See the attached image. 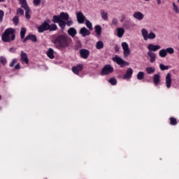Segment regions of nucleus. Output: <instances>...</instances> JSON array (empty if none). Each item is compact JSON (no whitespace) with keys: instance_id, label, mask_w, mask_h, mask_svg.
Returning <instances> with one entry per match:
<instances>
[{"instance_id":"nucleus-26","label":"nucleus","mask_w":179,"mask_h":179,"mask_svg":"<svg viewBox=\"0 0 179 179\" xmlns=\"http://www.w3.org/2000/svg\"><path fill=\"white\" fill-rule=\"evenodd\" d=\"M124 33H125V29H124V28H117V34L119 38H121V37L124 36Z\"/></svg>"},{"instance_id":"nucleus-48","label":"nucleus","mask_w":179,"mask_h":179,"mask_svg":"<svg viewBox=\"0 0 179 179\" xmlns=\"http://www.w3.org/2000/svg\"><path fill=\"white\" fill-rule=\"evenodd\" d=\"M125 19H127V15H122L120 18V23H124L125 22Z\"/></svg>"},{"instance_id":"nucleus-12","label":"nucleus","mask_w":179,"mask_h":179,"mask_svg":"<svg viewBox=\"0 0 179 179\" xmlns=\"http://www.w3.org/2000/svg\"><path fill=\"white\" fill-rule=\"evenodd\" d=\"M20 61L22 64H29V57H27V54L23 50L20 53Z\"/></svg>"},{"instance_id":"nucleus-8","label":"nucleus","mask_w":179,"mask_h":179,"mask_svg":"<svg viewBox=\"0 0 179 179\" xmlns=\"http://www.w3.org/2000/svg\"><path fill=\"white\" fill-rule=\"evenodd\" d=\"M122 48L123 50V54L125 57H128L131 54V50L129 49V45L127 42L122 43Z\"/></svg>"},{"instance_id":"nucleus-43","label":"nucleus","mask_w":179,"mask_h":179,"mask_svg":"<svg viewBox=\"0 0 179 179\" xmlns=\"http://www.w3.org/2000/svg\"><path fill=\"white\" fill-rule=\"evenodd\" d=\"M108 82L113 86L117 85V80L115 78H111V79L108 80Z\"/></svg>"},{"instance_id":"nucleus-33","label":"nucleus","mask_w":179,"mask_h":179,"mask_svg":"<svg viewBox=\"0 0 179 179\" xmlns=\"http://www.w3.org/2000/svg\"><path fill=\"white\" fill-rule=\"evenodd\" d=\"M85 24L89 30H93V24L90 22L89 20H85Z\"/></svg>"},{"instance_id":"nucleus-25","label":"nucleus","mask_w":179,"mask_h":179,"mask_svg":"<svg viewBox=\"0 0 179 179\" xmlns=\"http://www.w3.org/2000/svg\"><path fill=\"white\" fill-rule=\"evenodd\" d=\"M47 55L50 59H54V50L52 48H49L47 51Z\"/></svg>"},{"instance_id":"nucleus-52","label":"nucleus","mask_w":179,"mask_h":179,"mask_svg":"<svg viewBox=\"0 0 179 179\" xmlns=\"http://www.w3.org/2000/svg\"><path fill=\"white\" fill-rule=\"evenodd\" d=\"M10 52H16V48H11L9 49Z\"/></svg>"},{"instance_id":"nucleus-41","label":"nucleus","mask_w":179,"mask_h":179,"mask_svg":"<svg viewBox=\"0 0 179 179\" xmlns=\"http://www.w3.org/2000/svg\"><path fill=\"white\" fill-rule=\"evenodd\" d=\"M16 62H17V59H16V58L13 59L11 62L9 64L10 68H13V66H15V64H16Z\"/></svg>"},{"instance_id":"nucleus-21","label":"nucleus","mask_w":179,"mask_h":179,"mask_svg":"<svg viewBox=\"0 0 179 179\" xmlns=\"http://www.w3.org/2000/svg\"><path fill=\"white\" fill-rule=\"evenodd\" d=\"M59 15H60L61 20H64V21L69 20V14H68V13L62 12Z\"/></svg>"},{"instance_id":"nucleus-7","label":"nucleus","mask_w":179,"mask_h":179,"mask_svg":"<svg viewBox=\"0 0 179 179\" xmlns=\"http://www.w3.org/2000/svg\"><path fill=\"white\" fill-rule=\"evenodd\" d=\"M50 29V24L47 22H44L42 24L38 27V33H44Z\"/></svg>"},{"instance_id":"nucleus-9","label":"nucleus","mask_w":179,"mask_h":179,"mask_svg":"<svg viewBox=\"0 0 179 179\" xmlns=\"http://www.w3.org/2000/svg\"><path fill=\"white\" fill-rule=\"evenodd\" d=\"M133 17L134 19H136V20H138V22H141L143 19H145V15L141 11H135L133 13Z\"/></svg>"},{"instance_id":"nucleus-5","label":"nucleus","mask_w":179,"mask_h":179,"mask_svg":"<svg viewBox=\"0 0 179 179\" xmlns=\"http://www.w3.org/2000/svg\"><path fill=\"white\" fill-rule=\"evenodd\" d=\"M113 72H114V68L111 66V65L108 64L102 69L101 75L104 76L106 75H110V73H113Z\"/></svg>"},{"instance_id":"nucleus-46","label":"nucleus","mask_w":179,"mask_h":179,"mask_svg":"<svg viewBox=\"0 0 179 179\" xmlns=\"http://www.w3.org/2000/svg\"><path fill=\"white\" fill-rule=\"evenodd\" d=\"M5 15V13L3 10H0V23H2V20H3V16Z\"/></svg>"},{"instance_id":"nucleus-36","label":"nucleus","mask_w":179,"mask_h":179,"mask_svg":"<svg viewBox=\"0 0 179 179\" xmlns=\"http://www.w3.org/2000/svg\"><path fill=\"white\" fill-rule=\"evenodd\" d=\"M166 54H169L170 55H173V54H174V48L169 47V48H166Z\"/></svg>"},{"instance_id":"nucleus-15","label":"nucleus","mask_w":179,"mask_h":179,"mask_svg":"<svg viewBox=\"0 0 179 179\" xmlns=\"http://www.w3.org/2000/svg\"><path fill=\"white\" fill-rule=\"evenodd\" d=\"M161 78L162 76H160L159 73H156L153 76L152 79H153V83L155 86H157V85H159V83H160L161 82Z\"/></svg>"},{"instance_id":"nucleus-18","label":"nucleus","mask_w":179,"mask_h":179,"mask_svg":"<svg viewBox=\"0 0 179 179\" xmlns=\"http://www.w3.org/2000/svg\"><path fill=\"white\" fill-rule=\"evenodd\" d=\"M25 10V17L26 19H30V13H31V10H30V8L27 6V4H25L22 6Z\"/></svg>"},{"instance_id":"nucleus-6","label":"nucleus","mask_w":179,"mask_h":179,"mask_svg":"<svg viewBox=\"0 0 179 179\" xmlns=\"http://www.w3.org/2000/svg\"><path fill=\"white\" fill-rule=\"evenodd\" d=\"M162 48V46L159 45H155L153 43H149L147 45V49L150 52H156V51H159Z\"/></svg>"},{"instance_id":"nucleus-40","label":"nucleus","mask_w":179,"mask_h":179,"mask_svg":"<svg viewBox=\"0 0 179 179\" xmlns=\"http://www.w3.org/2000/svg\"><path fill=\"white\" fill-rule=\"evenodd\" d=\"M173 10L176 13H179V8L178 6H177V4H176V3H173Z\"/></svg>"},{"instance_id":"nucleus-58","label":"nucleus","mask_w":179,"mask_h":179,"mask_svg":"<svg viewBox=\"0 0 179 179\" xmlns=\"http://www.w3.org/2000/svg\"><path fill=\"white\" fill-rule=\"evenodd\" d=\"M0 99H1V96H0Z\"/></svg>"},{"instance_id":"nucleus-29","label":"nucleus","mask_w":179,"mask_h":179,"mask_svg":"<svg viewBox=\"0 0 179 179\" xmlns=\"http://www.w3.org/2000/svg\"><path fill=\"white\" fill-rule=\"evenodd\" d=\"M145 71L148 75H152L156 72V69L155 67H147Z\"/></svg>"},{"instance_id":"nucleus-10","label":"nucleus","mask_w":179,"mask_h":179,"mask_svg":"<svg viewBox=\"0 0 179 179\" xmlns=\"http://www.w3.org/2000/svg\"><path fill=\"white\" fill-rule=\"evenodd\" d=\"M147 58L149 59L150 64L156 62L157 55L155 52H148Z\"/></svg>"},{"instance_id":"nucleus-27","label":"nucleus","mask_w":179,"mask_h":179,"mask_svg":"<svg viewBox=\"0 0 179 179\" xmlns=\"http://www.w3.org/2000/svg\"><path fill=\"white\" fill-rule=\"evenodd\" d=\"M96 50H103L104 48V43L101 41H99L96 43Z\"/></svg>"},{"instance_id":"nucleus-14","label":"nucleus","mask_w":179,"mask_h":179,"mask_svg":"<svg viewBox=\"0 0 179 179\" xmlns=\"http://www.w3.org/2000/svg\"><path fill=\"white\" fill-rule=\"evenodd\" d=\"M80 55L81 58H84V59H87L89 55H90V52L86 49H81L80 50Z\"/></svg>"},{"instance_id":"nucleus-35","label":"nucleus","mask_w":179,"mask_h":179,"mask_svg":"<svg viewBox=\"0 0 179 179\" xmlns=\"http://www.w3.org/2000/svg\"><path fill=\"white\" fill-rule=\"evenodd\" d=\"M143 78H145V73L143 71L138 72V73L137 74V79L138 80H142Z\"/></svg>"},{"instance_id":"nucleus-4","label":"nucleus","mask_w":179,"mask_h":179,"mask_svg":"<svg viewBox=\"0 0 179 179\" xmlns=\"http://www.w3.org/2000/svg\"><path fill=\"white\" fill-rule=\"evenodd\" d=\"M112 60L113 62L117 64V65H120L121 68H124V66L129 65V63L125 62L124 59H122V58L118 57V55H115L114 57H113Z\"/></svg>"},{"instance_id":"nucleus-38","label":"nucleus","mask_w":179,"mask_h":179,"mask_svg":"<svg viewBox=\"0 0 179 179\" xmlns=\"http://www.w3.org/2000/svg\"><path fill=\"white\" fill-rule=\"evenodd\" d=\"M24 36H26V29L25 28H21L20 31V37L22 39L24 38Z\"/></svg>"},{"instance_id":"nucleus-54","label":"nucleus","mask_w":179,"mask_h":179,"mask_svg":"<svg viewBox=\"0 0 179 179\" xmlns=\"http://www.w3.org/2000/svg\"><path fill=\"white\" fill-rule=\"evenodd\" d=\"M15 69H20V64H17L15 66Z\"/></svg>"},{"instance_id":"nucleus-57","label":"nucleus","mask_w":179,"mask_h":179,"mask_svg":"<svg viewBox=\"0 0 179 179\" xmlns=\"http://www.w3.org/2000/svg\"><path fill=\"white\" fill-rule=\"evenodd\" d=\"M145 1H146L147 2H148V1H150V0H145Z\"/></svg>"},{"instance_id":"nucleus-30","label":"nucleus","mask_w":179,"mask_h":179,"mask_svg":"<svg viewBox=\"0 0 179 179\" xmlns=\"http://www.w3.org/2000/svg\"><path fill=\"white\" fill-rule=\"evenodd\" d=\"M123 27L126 29L127 30H129V29H131V21L127 20L125 22L123 23Z\"/></svg>"},{"instance_id":"nucleus-24","label":"nucleus","mask_w":179,"mask_h":179,"mask_svg":"<svg viewBox=\"0 0 179 179\" xmlns=\"http://www.w3.org/2000/svg\"><path fill=\"white\" fill-rule=\"evenodd\" d=\"M100 13L103 20H108V13L107 12L104 11V10H101Z\"/></svg>"},{"instance_id":"nucleus-53","label":"nucleus","mask_w":179,"mask_h":179,"mask_svg":"<svg viewBox=\"0 0 179 179\" xmlns=\"http://www.w3.org/2000/svg\"><path fill=\"white\" fill-rule=\"evenodd\" d=\"M115 50L116 51V52H118L120 51V47L117 45H115Z\"/></svg>"},{"instance_id":"nucleus-51","label":"nucleus","mask_w":179,"mask_h":179,"mask_svg":"<svg viewBox=\"0 0 179 179\" xmlns=\"http://www.w3.org/2000/svg\"><path fill=\"white\" fill-rule=\"evenodd\" d=\"M113 24L117 25L118 24V20L117 18H113L112 20Z\"/></svg>"},{"instance_id":"nucleus-56","label":"nucleus","mask_w":179,"mask_h":179,"mask_svg":"<svg viewBox=\"0 0 179 179\" xmlns=\"http://www.w3.org/2000/svg\"><path fill=\"white\" fill-rule=\"evenodd\" d=\"M0 2H5V0H0Z\"/></svg>"},{"instance_id":"nucleus-2","label":"nucleus","mask_w":179,"mask_h":179,"mask_svg":"<svg viewBox=\"0 0 179 179\" xmlns=\"http://www.w3.org/2000/svg\"><path fill=\"white\" fill-rule=\"evenodd\" d=\"M15 38V29L13 28L6 29L1 35V40L4 43H10V41H13Z\"/></svg>"},{"instance_id":"nucleus-32","label":"nucleus","mask_w":179,"mask_h":179,"mask_svg":"<svg viewBox=\"0 0 179 179\" xmlns=\"http://www.w3.org/2000/svg\"><path fill=\"white\" fill-rule=\"evenodd\" d=\"M62 20H61V16L60 15H54L53 16V23H59Z\"/></svg>"},{"instance_id":"nucleus-49","label":"nucleus","mask_w":179,"mask_h":179,"mask_svg":"<svg viewBox=\"0 0 179 179\" xmlns=\"http://www.w3.org/2000/svg\"><path fill=\"white\" fill-rule=\"evenodd\" d=\"M66 24L67 26H69V27L72 26V24H73V21H72V20H67V22H66Z\"/></svg>"},{"instance_id":"nucleus-20","label":"nucleus","mask_w":179,"mask_h":179,"mask_svg":"<svg viewBox=\"0 0 179 179\" xmlns=\"http://www.w3.org/2000/svg\"><path fill=\"white\" fill-rule=\"evenodd\" d=\"M27 40H31V41H33V43H37V37L36 35L29 34L24 39V41H27Z\"/></svg>"},{"instance_id":"nucleus-44","label":"nucleus","mask_w":179,"mask_h":179,"mask_svg":"<svg viewBox=\"0 0 179 179\" xmlns=\"http://www.w3.org/2000/svg\"><path fill=\"white\" fill-rule=\"evenodd\" d=\"M16 15H21L22 16H23L24 15V11L22 8H18L17 10Z\"/></svg>"},{"instance_id":"nucleus-16","label":"nucleus","mask_w":179,"mask_h":179,"mask_svg":"<svg viewBox=\"0 0 179 179\" xmlns=\"http://www.w3.org/2000/svg\"><path fill=\"white\" fill-rule=\"evenodd\" d=\"M132 73H134V70L132 68H129L126 73L123 76V79H131L132 78Z\"/></svg>"},{"instance_id":"nucleus-34","label":"nucleus","mask_w":179,"mask_h":179,"mask_svg":"<svg viewBox=\"0 0 179 179\" xmlns=\"http://www.w3.org/2000/svg\"><path fill=\"white\" fill-rule=\"evenodd\" d=\"M57 29H58V27H57V24H52L50 25L49 24L48 30H50V31H55Z\"/></svg>"},{"instance_id":"nucleus-55","label":"nucleus","mask_w":179,"mask_h":179,"mask_svg":"<svg viewBox=\"0 0 179 179\" xmlns=\"http://www.w3.org/2000/svg\"><path fill=\"white\" fill-rule=\"evenodd\" d=\"M157 3L160 5V3H162V0H157Z\"/></svg>"},{"instance_id":"nucleus-50","label":"nucleus","mask_w":179,"mask_h":179,"mask_svg":"<svg viewBox=\"0 0 179 179\" xmlns=\"http://www.w3.org/2000/svg\"><path fill=\"white\" fill-rule=\"evenodd\" d=\"M19 1L21 6H24V5L27 4V2L26 1V0H19Z\"/></svg>"},{"instance_id":"nucleus-17","label":"nucleus","mask_w":179,"mask_h":179,"mask_svg":"<svg viewBox=\"0 0 179 179\" xmlns=\"http://www.w3.org/2000/svg\"><path fill=\"white\" fill-rule=\"evenodd\" d=\"M82 69H83V65L82 64H78L76 66L72 67V71L76 75H79V72H80Z\"/></svg>"},{"instance_id":"nucleus-19","label":"nucleus","mask_w":179,"mask_h":179,"mask_svg":"<svg viewBox=\"0 0 179 179\" xmlns=\"http://www.w3.org/2000/svg\"><path fill=\"white\" fill-rule=\"evenodd\" d=\"M80 34H81L83 37H86V36H90V31L86 27H83L80 30Z\"/></svg>"},{"instance_id":"nucleus-28","label":"nucleus","mask_w":179,"mask_h":179,"mask_svg":"<svg viewBox=\"0 0 179 179\" xmlns=\"http://www.w3.org/2000/svg\"><path fill=\"white\" fill-rule=\"evenodd\" d=\"M159 55L161 58H166L167 57V50L166 49H162L159 52Z\"/></svg>"},{"instance_id":"nucleus-23","label":"nucleus","mask_w":179,"mask_h":179,"mask_svg":"<svg viewBox=\"0 0 179 179\" xmlns=\"http://www.w3.org/2000/svg\"><path fill=\"white\" fill-rule=\"evenodd\" d=\"M95 33L97 35V37H100L101 36V26L100 25H96L94 27Z\"/></svg>"},{"instance_id":"nucleus-37","label":"nucleus","mask_w":179,"mask_h":179,"mask_svg":"<svg viewBox=\"0 0 179 179\" xmlns=\"http://www.w3.org/2000/svg\"><path fill=\"white\" fill-rule=\"evenodd\" d=\"M170 69V66H165L163 64H159V69H161V71H168V69Z\"/></svg>"},{"instance_id":"nucleus-22","label":"nucleus","mask_w":179,"mask_h":179,"mask_svg":"<svg viewBox=\"0 0 179 179\" xmlns=\"http://www.w3.org/2000/svg\"><path fill=\"white\" fill-rule=\"evenodd\" d=\"M68 34H69L71 37H75V36L78 34V32L76 31V29L75 28L71 27L68 30Z\"/></svg>"},{"instance_id":"nucleus-39","label":"nucleus","mask_w":179,"mask_h":179,"mask_svg":"<svg viewBox=\"0 0 179 179\" xmlns=\"http://www.w3.org/2000/svg\"><path fill=\"white\" fill-rule=\"evenodd\" d=\"M59 27H61V29H65V26H66V22H65V21L62 20L59 22Z\"/></svg>"},{"instance_id":"nucleus-42","label":"nucleus","mask_w":179,"mask_h":179,"mask_svg":"<svg viewBox=\"0 0 179 179\" xmlns=\"http://www.w3.org/2000/svg\"><path fill=\"white\" fill-rule=\"evenodd\" d=\"M170 124L171 125H177V120H176L174 117H171Z\"/></svg>"},{"instance_id":"nucleus-31","label":"nucleus","mask_w":179,"mask_h":179,"mask_svg":"<svg viewBox=\"0 0 179 179\" xmlns=\"http://www.w3.org/2000/svg\"><path fill=\"white\" fill-rule=\"evenodd\" d=\"M0 62L1 65H6L8 64V60L6 59V57L5 56H1L0 57Z\"/></svg>"},{"instance_id":"nucleus-11","label":"nucleus","mask_w":179,"mask_h":179,"mask_svg":"<svg viewBox=\"0 0 179 179\" xmlns=\"http://www.w3.org/2000/svg\"><path fill=\"white\" fill-rule=\"evenodd\" d=\"M76 17L78 22L80 24L85 23V20H86V17H85L83 13L80 11L76 13Z\"/></svg>"},{"instance_id":"nucleus-47","label":"nucleus","mask_w":179,"mask_h":179,"mask_svg":"<svg viewBox=\"0 0 179 179\" xmlns=\"http://www.w3.org/2000/svg\"><path fill=\"white\" fill-rule=\"evenodd\" d=\"M34 5L35 6H38V5H40V3H41V0H34Z\"/></svg>"},{"instance_id":"nucleus-45","label":"nucleus","mask_w":179,"mask_h":179,"mask_svg":"<svg viewBox=\"0 0 179 179\" xmlns=\"http://www.w3.org/2000/svg\"><path fill=\"white\" fill-rule=\"evenodd\" d=\"M13 22L16 26H17V24H19V17L15 16L13 19Z\"/></svg>"},{"instance_id":"nucleus-13","label":"nucleus","mask_w":179,"mask_h":179,"mask_svg":"<svg viewBox=\"0 0 179 179\" xmlns=\"http://www.w3.org/2000/svg\"><path fill=\"white\" fill-rule=\"evenodd\" d=\"M172 82L173 80L171 79V73H168L165 78V84L167 89H170L171 87Z\"/></svg>"},{"instance_id":"nucleus-1","label":"nucleus","mask_w":179,"mask_h":179,"mask_svg":"<svg viewBox=\"0 0 179 179\" xmlns=\"http://www.w3.org/2000/svg\"><path fill=\"white\" fill-rule=\"evenodd\" d=\"M72 41V39L66 35H59L55 41V44L57 48H66Z\"/></svg>"},{"instance_id":"nucleus-3","label":"nucleus","mask_w":179,"mask_h":179,"mask_svg":"<svg viewBox=\"0 0 179 179\" xmlns=\"http://www.w3.org/2000/svg\"><path fill=\"white\" fill-rule=\"evenodd\" d=\"M141 34L145 41H148V40H155V38H156V34L153 31L149 33L146 29H141Z\"/></svg>"}]
</instances>
